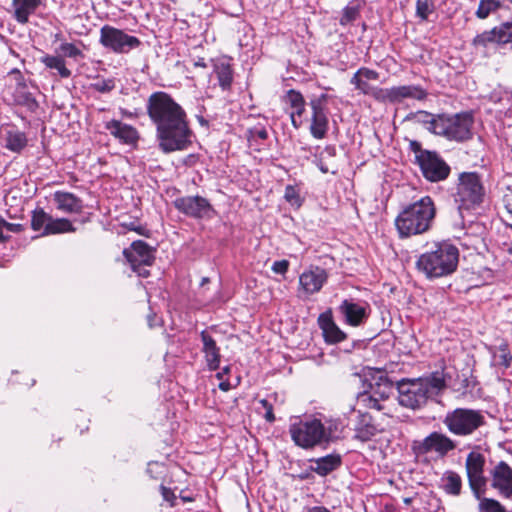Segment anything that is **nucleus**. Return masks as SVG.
I'll list each match as a JSON object with an SVG mask.
<instances>
[{
  "label": "nucleus",
  "instance_id": "obj_17",
  "mask_svg": "<svg viewBox=\"0 0 512 512\" xmlns=\"http://www.w3.org/2000/svg\"><path fill=\"white\" fill-rule=\"evenodd\" d=\"M318 325L322 330L325 341L329 344L339 343L347 337L346 333L335 323L330 309L319 315Z\"/></svg>",
  "mask_w": 512,
  "mask_h": 512
},
{
  "label": "nucleus",
  "instance_id": "obj_7",
  "mask_svg": "<svg viewBox=\"0 0 512 512\" xmlns=\"http://www.w3.org/2000/svg\"><path fill=\"white\" fill-rule=\"evenodd\" d=\"M289 433L294 444L303 449L324 445L323 423L317 418L299 420L290 424Z\"/></svg>",
  "mask_w": 512,
  "mask_h": 512
},
{
  "label": "nucleus",
  "instance_id": "obj_57",
  "mask_svg": "<svg viewBox=\"0 0 512 512\" xmlns=\"http://www.w3.org/2000/svg\"><path fill=\"white\" fill-rule=\"evenodd\" d=\"M160 491H161V495H162L163 499L165 501L169 502L171 506H174L175 501L177 499L174 492L170 488H168L164 485L160 486Z\"/></svg>",
  "mask_w": 512,
  "mask_h": 512
},
{
  "label": "nucleus",
  "instance_id": "obj_41",
  "mask_svg": "<svg viewBox=\"0 0 512 512\" xmlns=\"http://www.w3.org/2000/svg\"><path fill=\"white\" fill-rule=\"evenodd\" d=\"M479 512H506L505 508L495 499L481 497L478 499Z\"/></svg>",
  "mask_w": 512,
  "mask_h": 512
},
{
  "label": "nucleus",
  "instance_id": "obj_30",
  "mask_svg": "<svg viewBox=\"0 0 512 512\" xmlns=\"http://www.w3.org/2000/svg\"><path fill=\"white\" fill-rule=\"evenodd\" d=\"M396 385V382H395ZM370 394L385 400L390 397L394 389V381L386 375H380L375 379V382L370 384Z\"/></svg>",
  "mask_w": 512,
  "mask_h": 512
},
{
  "label": "nucleus",
  "instance_id": "obj_10",
  "mask_svg": "<svg viewBox=\"0 0 512 512\" xmlns=\"http://www.w3.org/2000/svg\"><path fill=\"white\" fill-rule=\"evenodd\" d=\"M485 457L479 452L472 451L467 455L465 469L469 487L476 499H480L487 485V478L484 476Z\"/></svg>",
  "mask_w": 512,
  "mask_h": 512
},
{
  "label": "nucleus",
  "instance_id": "obj_22",
  "mask_svg": "<svg viewBox=\"0 0 512 512\" xmlns=\"http://www.w3.org/2000/svg\"><path fill=\"white\" fill-rule=\"evenodd\" d=\"M200 338L203 343L202 352L205 355L207 366L209 370L216 371L220 365V349L214 338L206 330L201 331Z\"/></svg>",
  "mask_w": 512,
  "mask_h": 512
},
{
  "label": "nucleus",
  "instance_id": "obj_24",
  "mask_svg": "<svg viewBox=\"0 0 512 512\" xmlns=\"http://www.w3.org/2000/svg\"><path fill=\"white\" fill-rule=\"evenodd\" d=\"M213 71L217 76L221 89L223 91L230 90L233 83V68L230 59L222 58L215 61Z\"/></svg>",
  "mask_w": 512,
  "mask_h": 512
},
{
  "label": "nucleus",
  "instance_id": "obj_54",
  "mask_svg": "<svg viewBox=\"0 0 512 512\" xmlns=\"http://www.w3.org/2000/svg\"><path fill=\"white\" fill-rule=\"evenodd\" d=\"M62 52L71 58H76L81 55V51L72 43H64L61 45Z\"/></svg>",
  "mask_w": 512,
  "mask_h": 512
},
{
  "label": "nucleus",
  "instance_id": "obj_11",
  "mask_svg": "<svg viewBox=\"0 0 512 512\" xmlns=\"http://www.w3.org/2000/svg\"><path fill=\"white\" fill-rule=\"evenodd\" d=\"M173 204L180 213L194 219H210L216 214L209 200L199 195L176 198Z\"/></svg>",
  "mask_w": 512,
  "mask_h": 512
},
{
  "label": "nucleus",
  "instance_id": "obj_38",
  "mask_svg": "<svg viewBox=\"0 0 512 512\" xmlns=\"http://www.w3.org/2000/svg\"><path fill=\"white\" fill-rule=\"evenodd\" d=\"M360 13V5L358 4H349L347 5L342 12V16L340 18V24L342 26L348 25L355 21Z\"/></svg>",
  "mask_w": 512,
  "mask_h": 512
},
{
  "label": "nucleus",
  "instance_id": "obj_23",
  "mask_svg": "<svg viewBox=\"0 0 512 512\" xmlns=\"http://www.w3.org/2000/svg\"><path fill=\"white\" fill-rule=\"evenodd\" d=\"M53 200L57 209L65 213H80L83 210L82 200L73 193L56 191Z\"/></svg>",
  "mask_w": 512,
  "mask_h": 512
},
{
  "label": "nucleus",
  "instance_id": "obj_33",
  "mask_svg": "<svg viewBox=\"0 0 512 512\" xmlns=\"http://www.w3.org/2000/svg\"><path fill=\"white\" fill-rule=\"evenodd\" d=\"M443 489L447 494L458 496L462 489V479L454 471H446L442 477Z\"/></svg>",
  "mask_w": 512,
  "mask_h": 512
},
{
  "label": "nucleus",
  "instance_id": "obj_53",
  "mask_svg": "<svg viewBox=\"0 0 512 512\" xmlns=\"http://www.w3.org/2000/svg\"><path fill=\"white\" fill-rule=\"evenodd\" d=\"M259 403L262 405V407L265 409V415H264V418L267 422L269 423H273L275 421V415L273 413V406L272 404L266 400V399H261L259 401Z\"/></svg>",
  "mask_w": 512,
  "mask_h": 512
},
{
  "label": "nucleus",
  "instance_id": "obj_61",
  "mask_svg": "<svg viewBox=\"0 0 512 512\" xmlns=\"http://www.w3.org/2000/svg\"><path fill=\"white\" fill-rule=\"evenodd\" d=\"M149 265L139 264L135 266H131L133 272L137 273L139 277L147 278L150 276V271L147 269Z\"/></svg>",
  "mask_w": 512,
  "mask_h": 512
},
{
  "label": "nucleus",
  "instance_id": "obj_27",
  "mask_svg": "<svg viewBox=\"0 0 512 512\" xmlns=\"http://www.w3.org/2000/svg\"><path fill=\"white\" fill-rule=\"evenodd\" d=\"M393 94H394V104L400 103L406 98H411V99H416V100H424L427 97L426 90L418 85L394 86Z\"/></svg>",
  "mask_w": 512,
  "mask_h": 512
},
{
  "label": "nucleus",
  "instance_id": "obj_36",
  "mask_svg": "<svg viewBox=\"0 0 512 512\" xmlns=\"http://www.w3.org/2000/svg\"><path fill=\"white\" fill-rule=\"evenodd\" d=\"M336 155V148L334 146H326L324 150L319 154L315 156V159L313 160V163L319 168V170L326 174L330 172L329 167L324 162L326 156L327 157H334Z\"/></svg>",
  "mask_w": 512,
  "mask_h": 512
},
{
  "label": "nucleus",
  "instance_id": "obj_5",
  "mask_svg": "<svg viewBox=\"0 0 512 512\" xmlns=\"http://www.w3.org/2000/svg\"><path fill=\"white\" fill-rule=\"evenodd\" d=\"M442 422L451 434L460 437L470 436L486 424L482 411L470 408L448 411Z\"/></svg>",
  "mask_w": 512,
  "mask_h": 512
},
{
  "label": "nucleus",
  "instance_id": "obj_25",
  "mask_svg": "<svg viewBox=\"0 0 512 512\" xmlns=\"http://www.w3.org/2000/svg\"><path fill=\"white\" fill-rule=\"evenodd\" d=\"M311 110L310 133L315 139H323L326 137L329 128L327 110L318 108H311Z\"/></svg>",
  "mask_w": 512,
  "mask_h": 512
},
{
  "label": "nucleus",
  "instance_id": "obj_60",
  "mask_svg": "<svg viewBox=\"0 0 512 512\" xmlns=\"http://www.w3.org/2000/svg\"><path fill=\"white\" fill-rule=\"evenodd\" d=\"M249 134H250V138H252V139L258 138L261 140H265L268 137V132L264 127H262V128L255 127L253 129H250Z\"/></svg>",
  "mask_w": 512,
  "mask_h": 512
},
{
  "label": "nucleus",
  "instance_id": "obj_4",
  "mask_svg": "<svg viewBox=\"0 0 512 512\" xmlns=\"http://www.w3.org/2000/svg\"><path fill=\"white\" fill-rule=\"evenodd\" d=\"M485 190L481 177L476 172H462L459 174L456 191L453 193L454 201L459 212L469 211L481 205Z\"/></svg>",
  "mask_w": 512,
  "mask_h": 512
},
{
  "label": "nucleus",
  "instance_id": "obj_47",
  "mask_svg": "<svg viewBox=\"0 0 512 512\" xmlns=\"http://www.w3.org/2000/svg\"><path fill=\"white\" fill-rule=\"evenodd\" d=\"M285 101L289 103L292 108L295 106H301V104H306L301 92L295 89H290L286 92Z\"/></svg>",
  "mask_w": 512,
  "mask_h": 512
},
{
  "label": "nucleus",
  "instance_id": "obj_50",
  "mask_svg": "<svg viewBox=\"0 0 512 512\" xmlns=\"http://www.w3.org/2000/svg\"><path fill=\"white\" fill-rule=\"evenodd\" d=\"M499 352L500 354L498 355V357L500 359V364L506 368L510 367L512 363V355L508 351V345L506 343L501 344L499 346Z\"/></svg>",
  "mask_w": 512,
  "mask_h": 512
},
{
  "label": "nucleus",
  "instance_id": "obj_19",
  "mask_svg": "<svg viewBox=\"0 0 512 512\" xmlns=\"http://www.w3.org/2000/svg\"><path fill=\"white\" fill-rule=\"evenodd\" d=\"M380 431L381 430L375 424L371 414L359 412L354 428V439H357L361 442H367L376 436Z\"/></svg>",
  "mask_w": 512,
  "mask_h": 512
},
{
  "label": "nucleus",
  "instance_id": "obj_15",
  "mask_svg": "<svg viewBox=\"0 0 512 512\" xmlns=\"http://www.w3.org/2000/svg\"><path fill=\"white\" fill-rule=\"evenodd\" d=\"M123 255L130 266L152 265L155 261V249L143 240L133 241L129 248L123 250Z\"/></svg>",
  "mask_w": 512,
  "mask_h": 512
},
{
  "label": "nucleus",
  "instance_id": "obj_51",
  "mask_svg": "<svg viewBox=\"0 0 512 512\" xmlns=\"http://www.w3.org/2000/svg\"><path fill=\"white\" fill-rule=\"evenodd\" d=\"M328 94L322 93L317 97H313L309 101L310 108H318L327 110Z\"/></svg>",
  "mask_w": 512,
  "mask_h": 512
},
{
  "label": "nucleus",
  "instance_id": "obj_34",
  "mask_svg": "<svg viewBox=\"0 0 512 512\" xmlns=\"http://www.w3.org/2000/svg\"><path fill=\"white\" fill-rule=\"evenodd\" d=\"M418 380L424 384L432 397L434 390H442L446 386V377L442 372L436 371L427 377H419Z\"/></svg>",
  "mask_w": 512,
  "mask_h": 512
},
{
  "label": "nucleus",
  "instance_id": "obj_18",
  "mask_svg": "<svg viewBox=\"0 0 512 512\" xmlns=\"http://www.w3.org/2000/svg\"><path fill=\"white\" fill-rule=\"evenodd\" d=\"M309 462L311 463L309 466L310 471L325 477L342 465V456L338 453H331L323 457L312 458Z\"/></svg>",
  "mask_w": 512,
  "mask_h": 512
},
{
  "label": "nucleus",
  "instance_id": "obj_48",
  "mask_svg": "<svg viewBox=\"0 0 512 512\" xmlns=\"http://www.w3.org/2000/svg\"><path fill=\"white\" fill-rule=\"evenodd\" d=\"M432 12L429 0H417L416 2V16L421 20H427L428 15Z\"/></svg>",
  "mask_w": 512,
  "mask_h": 512
},
{
  "label": "nucleus",
  "instance_id": "obj_13",
  "mask_svg": "<svg viewBox=\"0 0 512 512\" xmlns=\"http://www.w3.org/2000/svg\"><path fill=\"white\" fill-rule=\"evenodd\" d=\"M337 310L341 320L352 327L364 325L370 316L369 305L353 298L344 299Z\"/></svg>",
  "mask_w": 512,
  "mask_h": 512
},
{
  "label": "nucleus",
  "instance_id": "obj_12",
  "mask_svg": "<svg viewBox=\"0 0 512 512\" xmlns=\"http://www.w3.org/2000/svg\"><path fill=\"white\" fill-rule=\"evenodd\" d=\"M417 165L423 177L429 182L446 180L451 173V167L436 151L425 153L424 157L419 159Z\"/></svg>",
  "mask_w": 512,
  "mask_h": 512
},
{
  "label": "nucleus",
  "instance_id": "obj_64",
  "mask_svg": "<svg viewBox=\"0 0 512 512\" xmlns=\"http://www.w3.org/2000/svg\"><path fill=\"white\" fill-rule=\"evenodd\" d=\"M309 512H330V511L324 506H314L311 509H309Z\"/></svg>",
  "mask_w": 512,
  "mask_h": 512
},
{
  "label": "nucleus",
  "instance_id": "obj_39",
  "mask_svg": "<svg viewBox=\"0 0 512 512\" xmlns=\"http://www.w3.org/2000/svg\"><path fill=\"white\" fill-rule=\"evenodd\" d=\"M50 216L43 209L35 210L31 219V228L34 231H39L42 228L45 230L46 224L50 221Z\"/></svg>",
  "mask_w": 512,
  "mask_h": 512
},
{
  "label": "nucleus",
  "instance_id": "obj_56",
  "mask_svg": "<svg viewBox=\"0 0 512 512\" xmlns=\"http://www.w3.org/2000/svg\"><path fill=\"white\" fill-rule=\"evenodd\" d=\"M285 199L289 202V203H299V195L296 191V189L291 186V185H288L286 188H285V195H284Z\"/></svg>",
  "mask_w": 512,
  "mask_h": 512
},
{
  "label": "nucleus",
  "instance_id": "obj_29",
  "mask_svg": "<svg viewBox=\"0 0 512 512\" xmlns=\"http://www.w3.org/2000/svg\"><path fill=\"white\" fill-rule=\"evenodd\" d=\"M502 36H504V34H503V26L501 23L499 26L494 27L491 30L484 31V32L476 35V37L473 39V45L481 46V47H486L490 43L504 45L505 41H504V37H502Z\"/></svg>",
  "mask_w": 512,
  "mask_h": 512
},
{
  "label": "nucleus",
  "instance_id": "obj_32",
  "mask_svg": "<svg viewBox=\"0 0 512 512\" xmlns=\"http://www.w3.org/2000/svg\"><path fill=\"white\" fill-rule=\"evenodd\" d=\"M75 227L71 221L66 218L54 219L50 216V221L46 224L42 235L60 234L65 232H75Z\"/></svg>",
  "mask_w": 512,
  "mask_h": 512
},
{
  "label": "nucleus",
  "instance_id": "obj_3",
  "mask_svg": "<svg viewBox=\"0 0 512 512\" xmlns=\"http://www.w3.org/2000/svg\"><path fill=\"white\" fill-rule=\"evenodd\" d=\"M435 213L436 209L433 200L429 196H425L406 206L395 219V226L400 238L428 231Z\"/></svg>",
  "mask_w": 512,
  "mask_h": 512
},
{
  "label": "nucleus",
  "instance_id": "obj_62",
  "mask_svg": "<svg viewBox=\"0 0 512 512\" xmlns=\"http://www.w3.org/2000/svg\"><path fill=\"white\" fill-rule=\"evenodd\" d=\"M504 205L507 211L512 214V189L508 188L507 192L503 197Z\"/></svg>",
  "mask_w": 512,
  "mask_h": 512
},
{
  "label": "nucleus",
  "instance_id": "obj_55",
  "mask_svg": "<svg viewBox=\"0 0 512 512\" xmlns=\"http://www.w3.org/2000/svg\"><path fill=\"white\" fill-rule=\"evenodd\" d=\"M289 268V261L286 259L275 261L271 267L272 271L277 274H285Z\"/></svg>",
  "mask_w": 512,
  "mask_h": 512
},
{
  "label": "nucleus",
  "instance_id": "obj_43",
  "mask_svg": "<svg viewBox=\"0 0 512 512\" xmlns=\"http://www.w3.org/2000/svg\"><path fill=\"white\" fill-rule=\"evenodd\" d=\"M90 87L92 90L99 93H109L115 89L116 83L113 78L104 79L97 77L96 81L92 83Z\"/></svg>",
  "mask_w": 512,
  "mask_h": 512
},
{
  "label": "nucleus",
  "instance_id": "obj_2",
  "mask_svg": "<svg viewBox=\"0 0 512 512\" xmlns=\"http://www.w3.org/2000/svg\"><path fill=\"white\" fill-rule=\"evenodd\" d=\"M459 263V249L450 241L433 242L427 245L416 261V269L429 279L453 274Z\"/></svg>",
  "mask_w": 512,
  "mask_h": 512
},
{
  "label": "nucleus",
  "instance_id": "obj_40",
  "mask_svg": "<svg viewBox=\"0 0 512 512\" xmlns=\"http://www.w3.org/2000/svg\"><path fill=\"white\" fill-rule=\"evenodd\" d=\"M498 7L499 2L497 0H480L475 14L479 19H485Z\"/></svg>",
  "mask_w": 512,
  "mask_h": 512
},
{
  "label": "nucleus",
  "instance_id": "obj_45",
  "mask_svg": "<svg viewBox=\"0 0 512 512\" xmlns=\"http://www.w3.org/2000/svg\"><path fill=\"white\" fill-rule=\"evenodd\" d=\"M380 398L370 394L363 393L360 395V401H362L366 407L370 409H375L377 411H381L384 409V406L380 403Z\"/></svg>",
  "mask_w": 512,
  "mask_h": 512
},
{
  "label": "nucleus",
  "instance_id": "obj_21",
  "mask_svg": "<svg viewBox=\"0 0 512 512\" xmlns=\"http://www.w3.org/2000/svg\"><path fill=\"white\" fill-rule=\"evenodd\" d=\"M326 281L327 273L319 267L303 272L299 278L300 285L307 294L320 291Z\"/></svg>",
  "mask_w": 512,
  "mask_h": 512
},
{
  "label": "nucleus",
  "instance_id": "obj_42",
  "mask_svg": "<svg viewBox=\"0 0 512 512\" xmlns=\"http://www.w3.org/2000/svg\"><path fill=\"white\" fill-rule=\"evenodd\" d=\"M477 381L474 377H468L463 375V378L458 382L453 384V388L455 391L460 392L463 395L468 393H472L475 388Z\"/></svg>",
  "mask_w": 512,
  "mask_h": 512
},
{
  "label": "nucleus",
  "instance_id": "obj_20",
  "mask_svg": "<svg viewBox=\"0 0 512 512\" xmlns=\"http://www.w3.org/2000/svg\"><path fill=\"white\" fill-rule=\"evenodd\" d=\"M105 128L111 135L125 144H135L139 139V133L136 128L119 120L113 119L106 122Z\"/></svg>",
  "mask_w": 512,
  "mask_h": 512
},
{
  "label": "nucleus",
  "instance_id": "obj_31",
  "mask_svg": "<svg viewBox=\"0 0 512 512\" xmlns=\"http://www.w3.org/2000/svg\"><path fill=\"white\" fill-rule=\"evenodd\" d=\"M26 134L17 129L8 130L6 133V148L19 153L27 146Z\"/></svg>",
  "mask_w": 512,
  "mask_h": 512
},
{
  "label": "nucleus",
  "instance_id": "obj_49",
  "mask_svg": "<svg viewBox=\"0 0 512 512\" xmlns=\"http://www.w3.org/2000/svg\"><path fill=\"white\" fill-rule=\"evenodd\" d=\"M409 149L413 153H415V163H419V159L421 157H424L425 153L431 152L432 150H427L422 148V144L417 140H410L409 141Z\"/></svg>",
  "mask_w": 512,
  "mask_h": 512
},
{
  "label": "nucleus",
  "instance_id": "obj_59",
  "mask_svg": "<svg viewBox=\"0 0 512 512\" xmlns=\"http://www.w3.org/2000/svg\"><path fill=\"white\" fill-rule=\"evenodd\" d=\"M502 26L505 44H512V21L503 22Z\"/></svg>",
  "mask_w": 512,
  "mask_h": 512
},
{
  "label": "nucleus",
  "instance_id": "obj_44",
  "mask_svg": "<svg viewBox=\"0 0 512 512\" xmlns=\"http://www.w3.org/2000/svg\"><path fill=\"white\" fill-rule=\"evenodd\" d=\"M370 96L379 102H390L394 104L393 87L391 88H380L374 87Z\"/></svg>",
  "mask_w": 512,
  "mask_h": 512
},
{
  "label": "nucleus",
  "instance_id": "obj_9",
  "mask_svg": "<svg viewBox=\"0 0 512 512\" xmlns=\"http://www.w3.org/2000/svg\"><path fill=\"white\" fill-rule=\"evenodd\" d=\"M99 42L103 47L117 54H127L142 44L136 36L110 25H104L100 29Z\"/></svg>",
  "mask_w": 512,
  "mask_h": 512
},
{
  "label": "nucleus",
  "instance_id": "obj_28",
  "mask_svg": "<svg viewBox=\"0 0 512 512\" xmlns=\"http://www.w3.org/2000/svg\"><path fill=\"white\" fill-rule=\"evenodd\" d=\"M441 114H432L430 112L419 110L416 112H410L406 117L405 121H413L418 124H422L426 129L437 135L436 123H439Z\"/></svg>",
  "mask_w": 512,
  "mask_h": 512
},
{
  "label": "nucleus",
  "instance_id": "obj_35",
  "mask_svg": "<svg viewBox=\"0 0 512 512\" xmlns=\"http://www.w3.org/2000/svg\"><path fill=\"white\" fill-rule=\"evenodd\" d=\"M41 62L47 68L57 70L62 78L71 76V71L65 66V61L60 56L45 55L41 58Z\"/></svg>",
  "mask_w": 512,
  "mask_h": 512
},
{
  "label": "nucleus",
  "instance_id": "obj_1",
  "mask_svg": "<svg viewBox=\"0 0 512 512\" xmlns=\"http://www.w3.org/2000/svg\"><path fill=\"white\" fill-rule=\"evenodd\" d=\"M147 115L155 127L159 150L169 154L188 149L193 132L183 107L167 92H153L146 102Z\"/></svg>",
  "mask_w": 512,
  "mask_h": 512
},
{
  "label": "nucleus",
  "instance_id": "obj_8",
  "mask_svg": "<svg viewBox=\"0 0 512 512\" xmlns=\"http://www.w3.org/2000/svg\"><path fill=\"white\" fill-rule=\"evenodd\" d=\"M396 390L399 405L411 410L421 409L430 398L428 390L418 378L396 381Z\"/></svg>",
  "mask_w": 512,
  "mask_h": 512
},
{
  "label": "nucleus",
  "instance_id": "obj_26",
  "mask_svg": "<svg viewBox=\"0 0 512 512\" xmlns=\"http://www.w3.org/2000/svg\"><path fill=\"white\" fill-rule=\"evenodd\" d=\"M41 0H12L14 18L20 24H26L29 16L40 6Z\"/></svg>",
  "mask_w": 512,
  "mask_h": 512
},
{
  "label": "nucleus",
  "instance_id": "obj_37",
  "mask_svg": "<svg viewBox=\"0 0 512 512\" xmlns=\"http://www.w3.org/2000/svg\"><path fill=\"white\" fill-rule=\"evenodd\" d=\"M323 443L328 445L331 442L336 441L339 438V423L337 421L330 420L327 425L323 424Z\"/></svg>",
  "mask_w": 512,
  "mask_h": 512
},
{
  "label": "nucleus",
  "instance_id": "obj_16",
  "mask_svg": "<svg viewBox=\"0 0 512 512\" xmlns=\"http://www.w3.org/2000/svg\"><path fill=\"white\" fill-rule=\"evenodd\" d=\"M491 486L497 489L505 498H512V468L505 462L500 461L492 470Z\"/></svg>",
  "mask_w": 512,
  "mask_h": 512
},
{
  "label": "nucleus",
  "instance_id": "obj_58",
  "mask_svg": "<svg viewBox=\"0 0 512 512\" xmlns=\"http://www.w3.org/2000/svg\"><path fill=\"white\" fill-rule=\"evenodd\" d=\"M3 224V231L6 230L7 232L11 233H20L24 230V227L22 224H16V223H9L2 217Z\"/></svg>",
  "mask_w": 512,
  "mask_h": 512
},
{
  "label": "nucleus",
  "instance_id": "obj_14",
  "mask_svg": "<svg viewBox=\"0 0 512 512\" xmlns=\"http://www.w3.org/2000/svg\"><path fill=\"white\" fill-rule=\"evenodd\" d=\"M457 444L446 434L434 431L426 436L421 442L414 446L418 454H427L435 452L444 457L450 451L456 449Z\"/></svg>",
  "mask_w": 512,
  "mask_h": 512
},
{
  "label": "nucleus",
  "instance_id": "obj_63",
  "mask_svg": "<svg viewBox=\"0 0 512 512\" xmlns=\"http://www.w3.org/2000/svg\"><path fill=\"white\" fill-rule=\"evenodd\" d=\"M231 388H232V385L229 382V380H224V379L220 380V383H219L220 390L229 391Z\"/></svg>",
  "mask_w": 512,
  "mask_h": 512
},
{
  "label": "nucleus",
  "instance_id": "obj_52",
  "mask_svg": "<svg viewBox=\"0 0 512 512\" xmlns=\"http://www.w3.org/2000/svg\"><path fill=\"white\" fill-rule=\"evenodd\" d=\"M354 75H358L362 79L365 80H378L379 79V73L375 70L362 67L356 71Z\"/></svg>",
  "mask_w": 512,
  "mask_h": 512
},
{
  "label": "nucleus",
  "instance_id": "obj_6",
  "mask_svg": "<svg viewBox=\"0 0 512 512\" xmlns=\"http://www.w3.org/2000/svg\"><path fill=\"white\" fill-rule=\"evenodd\" d=\"M473 123V116L470 112L454 115L441 114L439 123H436L437 135L457 142L467 141L472 138Z\"/></svg>",
  "mask_w": 512,
  "mask_h": 512
},
{
  "label": "nucleus",
  "instance_id": "obj_46",
  "mask_svg": "<svg viewBox=\"0 0 512 512\" xmlns=\"http://www.w3.org/2000/svg\"><path fill=\"white\" fill-rule=\"evenodd\" d=\"M350 83L355 86L357 90H359L364 95H370L372 90L374 89V86L370 85L368 83V80L362 79L358 75H353Z\"/></svg>",
  "mask_w": 512,
  "mask_h": 512
}]
</instances>
